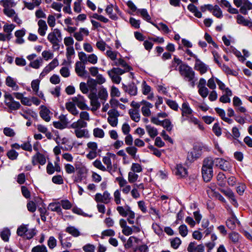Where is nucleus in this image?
Listing matches in <instances>:
<instances>
[{"label": "nucleus", "mask_w": 252, "mask_h": 252, "mask_svg": "<svg viewBox=\"0 0 252 252\" xmlns=\"http://www.w3.org/2000/svg\"><path fill=\"white\" fill-rule=\"evenodd\" d=\"M178 71L184 80L189 82V85L194 88L197 79L192 68L187 64H181L178 67Z\"/></svg>", "instance_id": "nucleus-1"}, {"label": "nucleus", "mask_w": 252, "mask_h": 252, "mask_svg": "<svg viewBox=\"0 0 252 252\" xmlns=\"http://www.w3.org/2000/svg\"><path fill=\"white\" fill-rule=\"evenodd\" d=\"M87 123L82 119H79L73 122L70 126V128L74 129V134L78 138H88L89 137V131L86 127Z\"/></svg>", "instance_id": "nucleus-2"}, {"label": "nucleus", "mask_w": 252, "mask_h": 252, "mask_svg": "<svg viewBox=\"0 0 252 252\" xmlns=\"http://www.w3.org/2000/svg\"><path fill=\"white\" fill-rule=\"evenodd\" d=\"M48 41L52 44L54 50H58L60 48L59 43L62 41V33L60 30L55 29L50 32L48 36Z\"/></svg>", "instance_id": "nucleus-3"}, {"label": "nucleus", "mask_w": 252, "mask_h": 252, "mask_svg": "<svg viewBox=\"0 0 252 252\" xmlns=\"http://www.w3.org/2000/svg\"><path fill=\"white\" fill-rule=\"evenodd\" d=\"M204 148L203 145L200 143L195 144L191 151L188 153L187 158L190 162H192L201 155V152Z\"/></svg>", "instance_id": "nucleus-4"}, {"label": "nucleus", "mask_w": 252, "mask_h": 252, "mask_svg": "<svg viewBox=\"0 0 252 252\" xmlns=\"http://www.w3.org/2000/svg\"><path fill=\"white\" fill-rule=\"evenodd\" d=\"M181 110V121L182 123L186 121L190 117L193 115V111L187 102H185L182 104Z\"/></svg>", "instance_id": "nucleus-5"}, {"label": "nucleus", "mask_w": 252, "mask_h": 252, "mask_svg": "<svg viewBox=\"0 0 252 252\" xmlns=\"http://www.w3.org/2000/svg\"><path fill=\"white\" fill-rule=\"evenodd\" d=\"M79 60L84 63L89 62L92 64H95L97 63L98 58L94 54L87 55L86 53L81 52L78 54Z\"/></svg>", "instance_id": "nucleus-6"}, {"label": "nucleus", "mask_w": 252, "mask_h": 252, "mask_svg": "<svg viewBox=\"0 0 252 252\" xmlns=\"http://www.w3.org/2000/svg\"><path fill=\"white\" fill-rule=\"evenodd\" d=\"M111 199L110 194L106 190L103 193V194L97 193L94 196V200L97 203L101 202L108 204L110 202Z\"/></svg>", "instance_id": "nucleus-7"}, {"label": "nucleus", "mask_w": 252, "mask_h": 252, "mask_svg": "<svg viewBox=\"0 0 252 252\" xmlns=\"http://www.w3.org/2000/svg\"><path fill=\"white\" fill-rule=\"evenodd\" d=\"M72 100L77 107L81 110L87 109L86 100L84 97L80 94H78L76 96L72 98Z\"/></svg>", "instance_id": "nucleus-8"}, {"label": "nucleus", "mask_w": 252, "mask_h": 252, "mask_svg": "<svg viewBox=\"0 0 252 252\" xmlns=\"http://www.w3.org/2000/svg\"><path fill=\"white\" fill-rule=\"evenodd\" d=\"M172 170L174 174L179 178H184L187 176V169L181 164H177Z\"/></svg>", "instance_id": "nucleus-9"}, {"label": "nucleus", "mask_w": 252, "mask_h": 252, "mask_svg": "<svg viewBox=\"0 0 252 252\" xmlns=\"http://www.w3.org/2000/svg\"><path fill=\"white\" fill-rule=\"evenodd\" d=\"M46 159L45 156L39 152H37L32 157V163L33 165H35L37 163L43 165L46 163Z\"/></svg>", "instance_id": "nucleus-10"}, {"label": "nucleus", "mask_w": 252, "mask_h": 252, "mask_svg": "<svg viewBox=\"0 0 252 252\" xmlns=\"http://www.w3.org/2000/svg\"><path fill=\"white\" fill-rule=\"evenodd\" d=\"M215 165L219 167L223 171H227L230 168V163L228 161L221 158H215L214 159Z\"/></svg>", "instance_id": "nucleus-11"}, {"label": "nucleus", "mask_w": 252, "mask_h": 252, "mask_svg": "<svg viewBox=\"0 0 252 252\" xmlns=\"http://www.w3.org/2000/svg\"><path fill=\"white\" fill-rule=\"evenodd\" d=\"M81 62H77L75 63V70L77 74L81 77H87V71L85 70V66Z\"/></svg>", "instance_id": "nucleus-12"}, {"label": "nucleus", "mask_w": 252, "mask_h": 252, "mask_svg": "<svg viewBox=\"0 0 252 252\" xmlns=\"http://www.w3.org/2000/svg\"><path fill=\"white\" fill-rule=\"evenodd\" d=\"M143 106L141 108L142 115L145 117H149L151 115L150 109L153 107V105L150 102L143 100L141 101Z\"/></svg>", "instance_id": "nucleus-13"}, {"label": "nucleus", "mask_w": 252, "mask_h": 252, "mask_svg": "<svg viewBox=\"0 0 252 252\" xmlns=\"http://www.w3.org/2000/svg\"><path fill=\"white\" fill-rule=\"evenodd\" d=\"M194 69L196 70L199 71L201 74H203L207 71L208 66L197 58L195 60Z\"/></svg>", "instance_id": "nucleus-14"}, {"label": "nucleus", "mask_w": 252, "mask_h": 252, "mask_svg": "<svg viewBox=\"0 0 252 252\" xmlns=\"http://www.w3.org/2000/svg\"><path fill=\"white\" fill-rule=\"evenodd\" d=\"M88 86L91 88V92L89 95V98L90 100L94 98H97V95L96 94V82L95 80L93 79H91L88 81Z\"/></svg>", "instance_id": "nucleus-15"}, {"label": "nucleus", "mask_w": 252, "mask_h": 252, "mask_svg": "<svg viewBox=\"0 0 252 252\" xmlns=\"http://www.w3.org/2000/svg\"><path fill=\"white\" fill-rule=\"evenodd\" d=\"M83 34L88 36L89 34V32L87 28H81L78 32H75L73 34V36L78 41L83 40Z\"/></svg>", "instance_id": "nucleus-16"}, {"label": "nucleus", "mask_w": 252, "mask_h": 252, "mask_svg": "<svg viewBox=\"0 0 252 252\" xmlns=\"http://www.w3.org/2000/svg\"><path fill=\"white\" fill-rule=\"evenodd\" d=\"M196 243L195 242H190L188 247V251L189 252H204V247L203 245H198L195 246Z\"/></svg>", "instance_id": "nucleus-17"}, {"label": "nucleus", "mask_w": 252, "mask_h": 252, "mask_svg": "<svg viewBox=\"0 0 252 252\" xmlns=\"http://www.w3.org/2000/svg\"><path fill=\"white\" fill-rule=\"evenodd\" d=\"M140 231V228L138 225H133L132 227L126 226L122 229L123 233L126 236L131 235L133 232L137 233Z\"/></svg>", "instance_id": "nucleus-18"}, {"label": "nucleus", "mask_w": 252, "mask_h": 252, "mask_svg": "<svg viewBox=\"0 0 252 252\" xmlns=\"http://www.w3.org/2000/svg\"><path fill=\"white\" fill-rule=\"evenodd\" d=\"M112 65L121 66L122 67H124V69L127 72H128L132 69V67L129 66L124 59L122 58L117 59L116 61L113 62Z\"/></svg>", "instance_id": "nucleus-19"}, {"label": "nucleus", "mask_w": 252, "mask_h": 252, "mask_svg": "<svg viewBox=\"0 0 252 252\" xmlns=\"http://www.w3.org/2000/svg\"><path fill=\"white\" fill-rule=\"evenodd\" d=\"M189 123L192 124L194 126H197L199 129L201 131H204L205 128L204 127L203 123L199 120L197 118L195 117L193 115L190 117L187 120Z\"/></svg>", "instance_id": "nucleus-20"}, {"label": "nucleus", "mask_w": 252, "mask_h": 252, "mask_svg": "<svg viewBox=\"0 0 252 252\" xmlns=\"http://www.w3.org/2000/svg\"><path fill=\"white\" fill-rule=\"evenodd\" d=\"M120 216L123 217H126L130 211H132L130 206L126 205L124 206H119L116 208Z\"/></svg>", "instance_id": "nucleus-21"}, {"label": "nucleus", "mask_w": 252, "mask_h": 252, "mask_svg": "<svg viewBox=\"0 0 252 252\" xmlns=\"http://www.w3.org/2000/svg\"><path fill=\"white\" fill-rule=\"evenodd\" d=\"M239 221L236 216L233 214L230 218L228 219L226 221V226L230 229L234 230L236 226V223H238Z\"/></svg>", "instance_id": "nucleus-22"}, {"label": "nucleus", "mask_w": 252, "mask_h": 252, "mask_svg": "<svg viewBox=\"0 0 252 252\" xmlns=\"http://www.w3.org/2000/svg\"><path fill=\"white\" fill-rule=\"evenodd\" d=\"M5 84L8 87L11 88L14 91H17L19 88L16 83V80L10 76H7L6 78Z\"/></svg>", "instance_id": "nucleus-23"}, {"label": "nucleus", "mask_w": 252, "mask_h": 252, "mask_svg": "<svg viewBox=\"0 0 252 252\" xmlns=\"http://www.w3.org/2000/svg\"><path fill=\"white\" fill-rule=\"evenodd\" d=\"M38 32L41 36H44L47 30L48 27L46 22L43 20H39L38 22Z\"/></svg>", "instance_id": "nucleus-24"}, {"label": "nucleus", "mask_w": 252, "mask_h": 252, "mask_svg": "<svg viewBox=\"0 0 252 252\" xmlns=\"http://www.w3.org/2000/svg\"><path fill=\"white\" fill-rule=\"evenodd\" d=\"M202 177L204 181L207 182L210 181L213 177V169H203L202 168Z\"/></svg>", "instance_id": "nucleus-25"}, {"label": "nucleus", "mask_w": 252, "mask_h": 252, "mask_svg": "<svg viewBox=\"0 0 252 252\" xmlns=\"http://www.w3.org/2000/svg\"><path fill=\"white\" fill-rule=\"evenodd\" d=\"M48 209L53 212H57L59 215H62L63 212L59 202H52L49 204Z\"/></svg>", "instance_id": "nucleus-26"}, {"label": "nucleus", "mask_w": 252, "mask_h": 252, "mask_svg": "<svg viewBox=\"0 0 252 252\" xmlns=\"http://www.w3.org/2000/svg\"><path fill=\"white\" fill-rule=\"evenodd\" d=\"M232 95V92L231 90L229 88H227L226 89V92H225V94L222 95L220 98V101L221 102L224 103H229L230 102V99L229 97L231 96Z\"/></svg>", "instance_id": "nucleus-27"}, {"label": "nucleus", "mask_w": 252, "mask_h": 252, "mask_svg": "<svg viewBox=\"0 0 252 252\" xmlns=\"http://www.w3.org/2000/svg\"><path fill=\"white\" fill-rule=\"evenodd\" d=\"M50 111L46 107L42 108L39 112L40 116L46 122H48L51 120Z\"/></svg>", "instance_id": "nucleus-28"}, {"label": "nucleus", "mask_w": 252, "mask_h": 252, "mask_svg": "<svg viewBox=\"0 0 252 252\" xmlns=\"http://www.w3.org/2000/svg\"><path fill=\"white\" fill-rule=\"evenodd\" d=\"M240 7V12L244 15H247L248 10H252V3L248 0Z\"/></svg>", "instance_id": "nucleus-29"}, {"label": "nucleus", "mask_w": 252, "mask_h": 252, "mask_svg": "<svg viewBox=\"0 0 252 252\" xmlns=\"http://www.w3.org/2000/svg\"><path fill=\"white\" fill-rule=\"evenodd\" d=\"M75 104L72 102H68L66 103L65 104V107L66 109L72 115H77L78 114V111L76 108Z\"/></svg>", "instance_id": "nucleus-30"}, {"label": "nucleus", "mask_w": 252, "mask_h": 252, "mask_svg": "<svg viewBox=\"0 0 252 252\" xmlns=\"http://www.w3.org/2000/svg\"><path fill=\"white\" fill-rule=\"evenodd\" d=\"M215 164L214 159L211 157H207L204 159L203 169H213V166Z\"/></svg>", "instance_id": "nucleus-31"}, {"label": "nucleus", "mask_w": 252, "mask_h": 252, "mask_svg": "<svg viewBox=\"0 0 252 252\" xmlns=\"http://www.w3.org/2000/svg\"><path fill=\"white\" fill-rule=\"evenodd\" d=\"M237 22L240 25H242L244 26H249L250 27H252V22H251L249 20L246 19L241 15H238L236 17Z\"/></svg>", "instance_id": "nucleus-32"}, {"label": "nucleus", "mask_w": 252, "mask_h": 252, "mask_svg": "<svg viewBox=\"0 0 252 252\" xmlns=\"http://www.w3.org/2000/svg\"><path fill=\"white\" fill-rule=\"evenodd\" d=\"M125 91L131 95H136L137 93V87L134 84H129L128 86H125Z\"/></svg>", "instance_id": "nucleus-33"}, {"label": "nucleus", "mask_w": 252, "mask_h": 252, "mask_svg": "<svg viewBox=\"0 0 252 252\" xmlns=\"http://www.w3.org/2000/svg\"><path fill=\"white\" fill-rule=\"evenodd\" d=\"M145 127L147 132L151 138H155L158 135V131L156 127L151 125H146Z\"/></svg>", "instance_id": "nucleus-34"}, {"label": "nucleus", "mask_w": 252, "mask_h": 252, "mask_svg": "<svg viewBox=\"0 0 252 252\" xmlns=\"http://www.w3.org/2000/svg\"><path fill=\"white\" fill-rule=\"evenodd\" d=\"M113 5L112 4L108 5L105 9V11L107 14L109 16V18L113 20L118 19V16L116 14L113 13Z\"/></svg>", "instance_id": "nucleus-35"}, {"label": "nucleus", "mask_w": 252, "mask_h": 252, "mask_svg": "<svg viewBox=\"0 0 252 252\" xmlns=\"http://www.w3.org/2000/svg\"><path fill=\"white\" fill-rule=\"evenodd\" d=\"M129 114L131 119L135 122H138L140 121V116L138 110L130 109Z\"/></svg>", "instance_id": "nucleus-36"}, {"label": "nucleus", "mask_w": 252, "mask_h": 252, "mask_svg": "<svg viewBox=\"0 0 252 252\" xmlns=\"http://www.w3.org/2000/svg\"><path fill=\"white\" fill-rule=\"evenodd\" d=\"M65 231L75 237L80 235V232L74 226H70L67 227L65 229Z\"/></svg>", "instance_id": "nucleus-37"}, {"label": "nucleus", "mask_w": 252, "mask_h": 252, "mask_svg": "<svg viewBox=\"0 0 252 252\" xmlns=\"http://www.w3.org/2000/svg\"><path fill=\"white\" fill-rule=\"evenodd\" d=\"M160 126L168 132L171 131L173 127V125L172 124L170 120L167 119L162 121Z\"/></svg>", "instance_id": "nucleus-38"}, {"label": "nucleus", "mask_w": 252, "mask_h": 252, "mask_svg": "<svg viewBox=\"0 0 252 252\" xmlns=\"http://www.w3.org/2000/svg\"><path fill=\"white\" fill-rule=\"evenodd\" d=\"M185 64L183 63L182 61L180 59L175 57L172 62L170 67L171 70H178V66L179 67L181 64Z\"/></svg>", "instance_id": "nucleus-39"}, {"label": "nucleus", "mask_w": 252, "mask_h": 252, "mask_svg": "<svg viewBox=\"0 0 252 252\" xmlns=\"http://www.w3.org/2000/svg\"><path fill=\"white\" fill-rule=\"evenodd\" d=\"M6 105L11 110H18L21 106L19 102L14 100L6 102Z\"/></svg>", "instance_id": "nucleus-40"}, {"label": "nucleus", "mask_w": 252, "mask_h": 252, "mask_svg": "<svg viewBox=\"0 0 252 252\" xmlns=\"http://www.w3.org/2000/svg\"><path fill=\"white\" fill-rule=\"evenodd\" d=\"M42 59L39 58L31 62L29 66L34 69H38L42 65Z\"/></svg>", "instance_id": "nucleus-41"}, {"label": "nucleus", "mask_w": 252, "mask_h": 252, "mask_svg": "<svg viewBox=\"0 0 252 252\" xmlns=\"http://www.w3.org/2000/svg\"><path fill=\"white\" fill-rule=\"evenodd\" d=\"M126 151L132 158H135L138 149L135 146H129L126 148Z\"/></svg>", "instance_id": "nucleus-42"}, {"label": "nucleus", "mask_w": 252, "mask_h": 252, "mask_svg": "<svg viewBox=\"0 0 252 252\" xmlns=\"http://www.w3.org/2000/svg\"><path fill=\"white\" fill-rule=\"evenodd\" d=\"M10 236V231L8 228H4L0 232V237L1 239L5 242H7L9 240Z\"/></svg>", "instance_id": "nucleus-43"}, {"label": "nucleus", "mask_w": 252, "mask_h": 252, "mask_svg": "<svg viewBox=\"0 0 252 252\" xmlns=\"http://www.w3.org/2000/svg\"><path fill=\"white\" fill-rule=\"evenodd\" d=\"M98 97L104 101H105L108 97V93L106 89L101 88L98 93Z\"/></svg>", "instance_id": "nucleus-44"}, {"label": "nucleus", "mask_w": 252, "mask_h": 252, "mask_svg": "<svg viewBox=\"0 0 252 252\" xmlns=\"http://www.w3.org/2000/svg\"><path fill=\"white\" fill-rule=\"evenodd\" d=\"M118 54L119 53L117 51H112L111 49L107 50L106 52V56L114 62L117 59V57Z\"/></svg>", "instance_id": "nucleus-45"}, {"label": "nucleus", "mask_w": 252, "mask_h": 252, "mask_svg": "<svg viewBox=\"0 0 252 252\" xmlns=\"http://www.w3.org/2000/svg\"><path fill=\"white\" fill-rule=\"evenodd\" d=\"M28 225L22 224L18 227L17 234L20 236H24L28 229Z\"/></svg>", "instance_id": "nucleus-46"}, {"label": "nucleus", "mask_w": 252, "mask_h": 252, "mask_svg": "<svg viewBox=\"0 0 252 252\" xmlns=\"http://www.w3.org/2000/svg\"><path fill=\"white\" fill-rule=\"evenodd\" d=\"M216 79L218 78L213 76L208 80L207 85L209 89L211 90L216 89Z\"/></svg>", "instance_id": "nucleus-47"}, {"label": "nucleus", "mask_w": 252, "mask_h": 252, "mask_svg": "<svg viewBox=\"0 0 252 252\" xmlns=\"http://www.w3.org/2000/svg\"><path fill=\"white\" fill-rule=\"evenodd\" d=\"M93 135L95 137L102 138L104 136V132L102 129L96 127L93 130Z\"/></svg>", "instance_id": "nucleus-48"}, {"label": "nucleus", "mask_w": 252, "mask_h": 252, "mask_svg": "<svg viewBox=\"0 0 252 252\" xmlns=\"http://www.w3.org/2000/svg\"><path fill=\"white\" fill-rule=\"evenodd\" d=\"M125 72H127V71L118 67H113L112 69L107 71V73H111V74L113 73L119 76L123 74Z\"/></svg>", "instance_id": "nucleus-49"}, {"label": "nucleus", "mask_w": 252, "mask_h": 252, "mask_svg": "<svg viewBox=\"0 0 252 252\" xmlns=\"http://www.w3.org/2000/svg\"><path fill=\"white\" fill-rule=\"evenodd\" d=\"M103 162L107 166L106 169L108 171H110L112 169V165L111 158L108 156L104 157L102 158Z\"/></svg>", "instance_id": "nucleus-50"}, {"label": "nucleus", "mask_w": 252, "mask_h": 252, "mask_svg": "<svg viewBox=\"0 0 252 252\" xmlns=\"http://www.w3.org/2000/svg\"><path fill=\"white\" fill-rule=\"evenodd\" d=\"M6 155L10 159L13 160L17 159L19 154L14 149H11L7 152Z\"/></svg>", "instance_id": "nucleus-51"}, {"label": "nucleus", "mask_w": 252, "mask_h": 252, "mask_svg": "<svg viewBox=\"0 0 252 252\" xmlns=\"http://www.w3.org/2000/svg\"><path fill=\"white\" fill-rule=\"evenodd\" d=\"M0 4L4 9L10 8L13 6L14 2L12 0H1Z\"/></svg>", "instance_id": "nucleus-52"}, {"label": "nucleus", "mask_w": 252, "mask_h": 252, "mask_svg": "<svg viewBox=\"0 0 252 252\" xmlns=\"http://www.w3.org/2000/svg\"><path fill=\"white\" fill-rule=\"evenodd\" d=\"M32 252H48L46 247L44 245H37L32 250Z\"/></svg>", "instance_id": "nucleus-53"}, {"label": "nucleus", "mask_w": 252, "mask_h": 252, "mask_svg": "<svg viewBox=\"0 0 252 252\" xmlns=\"http://www.w3.org/2000/svg\"><path fill=\"white\" fill-rule=\"evenodd\" d=\"M138 177L135 172L130 171L128 174V181L130 183H133L137 180Z\"/></svg>", "instance_id": "nucleus-54"}, {"label": "nucleus", "mask_w": 252, "mask_h": 252, "mask_svg": "<svg viewBox=\"0 0 252 252\" xmlns=\"http://www.w3.org/2000/svg\"><path fill=\"white\" fill-rule=\"evenodd\" d=\"M225 176L223 173L220 172L218 174L217 180L219 182V185L220 186H223L225 185Z\"/></svg>", "instance_id": "nucleus-55"}, {"label": "nucleus", "mask_w": 252, "mask_h": 252, "mask_svg": "<svg viewBox=\"0 0 252 252\" xmlns=\"http://www.w3.org/2000/svg\"><path fill=\"white\" fill-rule=\"evenodd\" d=\"M47 245L49 249L52 250L57 246V240L53 236H50L47 242Z\"/></svg>", "instance_id": "nucleus-56"}, {"label": "nucleus", "mask_w": 252, "mask_h": 252, "mask_svg": "<svg viewBox=\"0 0 252 252\" xmlns=\"http://www.w3.org/2000/svg\"><path fill=\"white\" fill-rule=\"evenodd\" d=\"M213 14L218 18H220L222 17V11L219 6L217 5L214 6V8L212 11Z\"/></svg>", "instance_id": "nucleus-57"}, {"label": "nucleus", "mask_w": 252, "mask_h": 252, "mask_svg": "<svg viewBox=\"0 0 252 252\" xmlns=\"http://www.w3.org/2000/svg\"><path fill=\"white\" fill-rule=\"evenodd\" d=\"M91 105L92 106V110L96 111L100 107V103L98 98L91 100Z\"/></svg>", "instance_id": "nucleus-58"}, {"label": "nucleus", "mask_w": 252, "mask_h": 252, "mask_svg": "<svg viewBox=\"0 0 252 252\" xmlns=\"http://www.w3.org/2000/svg\"><path fill=\"white\" fill-rule=\"evenodd\" d=\"M138 11L140 13L141 16L144 19H145L147 21H150V20H151V17L148 14L147 9H138Z\"/></svg>", "instance_id": "nucleus-59"}, {"label": "nucleus", "mask_w": 252, "mask_h": 252, "mask_svg": "<svg viewBox=\"0 0 252 252\" xmlns=\"http://www.w3.org/2000/svg\"><path fill=\"white\" fill-rule=\"evenodd\" d=\"M198 94L203 98H206L209 94V91L207 87L198 88Z\"/></svg>", "instance_id": "nucleus-60"}, {"label": "nucleus", "mask_w": 252, "mask_h": 252, "mask_svg": "<svg viewBox=\"0 0 252 252\" xmlns=\"http://www.w3.org/2000/svg\"><path fill=\"white\" fill-rule=\"evenodd\" d=\"M180 234L183 237H186L188 233V229L185 224H182L179 227Z\"/></svg>", "instance_id": "nucleus-61"}, {"label": "nucleus", "mask_w": 252, "mask_h": 252, "mask_svg": "<svg viewBox=\"0 0 252 252\" xmlns=\"http://www.w3.org/2000/svg\"><path fill=\"white\" fill-rule=\"evenodd\" d=\"M93 165L95 167L98 168V169L102 171H105L107 170L106 168L104 165H102L100 160L98 159H96L94 161Z\"/></svg>", "instance_id": "nucleus-62"}, {"label": "nucleus", "mask_w": 252, "mask_h": 252, "mask_svg": "<svg viewBox=\"0 0 252 252\" xmlns=\"http://www.w3.org/2000/svg\"><path fill=\"white\" fill-rule=\"evenodd\" d=\"M246 189V186L244 183H239L236 188L237 192L240 195H242Z\"/></svg>", "instance_id": "nucleus-63"}, {"label": "nucleus", "mask_w": 252, "mask_h": 252, "mask_svg": "<svg viewBox=\"0 0 252 252\" xmlns=\"http://www.w3.org/2000/svg\"><path fill=\"white\" fill-rule=\"evenodd\" d=\"M131 170L133 172L139 173L142 171L141 165L137 163H133L131 167Z\"/></svg>", "instance_id": "nucleus-64"}]
</instances>
